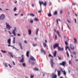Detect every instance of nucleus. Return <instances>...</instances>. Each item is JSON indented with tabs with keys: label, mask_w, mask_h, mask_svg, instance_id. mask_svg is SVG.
<instances>
[{
	"label": "nucleus",
	"mask_w": 78,
	"mask_h": 78,
	"mask_svg": "<svg viewBox=\"0 0 78 78\" xmlns=\"http://www.w3.org/2000/svg\"><path fill=\"white\" fill-rule=\"evenodd\" d=\"M39 3L40 5V7L41 8V6H42V4L43 5H44V6H46L47 5V2L45 1V3H44V2L43 1H39Z\"/></svg>",
	"instance_id": "nucleus-1"
},
{
	"label": "nucleus",
	"mask_w": 78,
	"mask_h": 78,
	"mask_svg": "<svg viewBox=\"0 0 78 78\" xmlns=\"http://www.w3.org/2000/svg\"><path fill=\"white\" fill-rule=\"evenodd\" d=\"M5 25H6V28H8V30H9L12 28V27L9 25V23L8 24V23H5Z\"/></svg>",
	"instance_id": "nucleus-2"
},
{
	"label": "nucleus",
	"mask_w": 78,
	"mask_h": 78,
	"mask_svg": "<svg viewBox=\"0 0 78 78\" xmlns=\"http://www.w3.org/2000/svg\"><path fill=\"white\" fill-rule=\"evenodd\" d=\"M17 28H16V27H15L14 28V30H12V33L15 36H16V32H17Z\"/></svg>",
	"instance_id": "nucleus-3"
},
{
	"label": "nucleus",
	"mask_w": 78,
	"mask_h": 78,
	"mask_svg": "<svg viewBox=\"0 0 78 78\" xmlns=\"http://www.w3.org/2000/svg\"><path fill=\"white\" fill-rule=\"evenodd\" d=\"M51 61L50 62V63H51V64L52 68H53V65L55 64V63L53 62V59H51Z\"/></svg>",
	"instance_id": "nucleus-4"
},
{
	"label": "nucleus",
	"mask_w": 78,
	"mask_h": 78,
	"mask_svg": "<svg viewBox=\"0 0 78 78\" xmlns=\"http://www.w3.org/2000/svg\"><path fill=\"white\" fill-rule=\"evenodd\" d=\"M51 76L52 78H57V75L54 74V73H53L51 74Z\"/></svg>",
	"instance_id": "nucleus-5"
},
{
	"label": "nucleus",
	"mask_w": 78,
	"mask_h": 78,
	"mask_svg": "<svg viewBox=\"0 0 78 78\" xmlns=\"http://www.w3.org/2000/svg\"><path fill=\"white\" fill-rule=\"evenodd\" d=\"M66 64V61H63L62 62V63H60L59 64L60 66H64L65 67V65Z\"/></svg>",
	"instance_id": "nucleus-6"
},
{
	"label": "nucleus",
	"mask_w": 78,
	"mask_h": 78,
	"mask_svg": "<svg viewBox=\"0 0 78 78\" xmlns=\"http://www.w3.org/2000/svg\"><path fill=\"white\" fill-rule=\"evenodd\" d=\"M70 48L72 50H74L75 48V47H74V45L73 44H70Z\"/></svg>",
	"instance_id": "nucleus-7"
},
{
	"label": "nucleus",
	"mask_w": 78,
	"mask_h": 78,
	"mask_svg": "<svg viewBox=\"0 0 78 78\" xmlns=\"http://www.w3.org/2000/svg\"><path fill=\"white\" fill-rule=\"evenodd\" d=\"M5 15L3 14L0 17V18L1 20H4L5 19Z\"/></svg>",
	"instance_id": "nucleus-8"
},
{
	"label": "nucleus",
	"mask_w": 78,
	"mask_h": 78,
	"mask_svg": "<svg viewBox=\"0 0 78 78\" xmlns=\"http://www.w3.org/2000/svg\"><path fill=\"white\" fill-rule=\"evenodd\" d=\"M59 44H55L53 46V48H56V47H58V46H59Z\"/></svg>",
	"instance_id": "nucleus-9"
},
{
	"label": "nucleus",
	"mask_w": 78,
	"mask_h": 78,
	"mask_svg": "<svg viewBox=\"0 0 78 78\" xmlns=\"http://www.w3.org/2000/svg\"><path fill=\"white\" fill-rule=\"evenodd\" d=\"M41 53H44V55H46V51H45L44 50V49L43 48H41Z\"/></svg>",
	"instance_id": "nucleus-10"
},
{
	"label": "nucleus",
	"mask_w": 78,
	"mask_h": 78,
	"mask_svg": "<svg viewBox=\"0 0 78 78\" xmlns=\"http://www.w3.org/2000/svg\"><path fill=\"white\" fill-rule=\"evenodd\" d=\"M58 50L59 51L60 50H61L62 51H63L64 50V48H61V47L59 46H58Z\"/></svg>",
	"instance_id": "nucleus-11"
},
{
	"label": "nucleus",
	"mask_w": 78,
	"mask_h": 78,
	"mask_svg": "<svg viewBox=\"0 0 78 78\" xmlns=\"http://www.w3.org/2000/svg\"><path fill=\"white\" fill-rule=\"evenodd\" d=\"M30 59L32 61H36V59L33 56H31L30 58Z\"/></svg>",
	"instance_id": "nucleus-12"
},
{
	"label": "nucleus",
	"mask_w": 78,
	"mask_h": 78,
	"mask_svg": "<svg viewBox=\"0 0 78 78\" xmlns=\"http://www.w3.org/2000/svg\"><path fill=\"white\" fill-rule=\"evenodd\" d=\"M61 70H62V73H64V75H66V71L65 70L63 71V70L62 68L61 69Z\"/></svg>",
	"instance_id": "nucleus-13"
},
{
	"label": "nucleus",
	"mask_w": 78,
	"mask_h": 78,
	"mask_svg": "<svg viewBox=\"0 0 78 78\" xmlns=\"http://www.w3.org/2000/svg\"><path fill=\"white\" fill-rule=\"evenodd\" d=\"M57 72H58V76H59L61 75V71L58 70H57Z\"/></svg>",
	"instance_id": "nucleus-14"
},
{
	"label": "nucleus",
	"mask_w": 78,
	"mask_h": 78,
	"mask_svg": "<svg viewBox=\"0 0 78 78\" xmlns=\"http://www.w3.org/2000/svg\"><path fill=\"white\" fill-rule=\"evenodd\" d=\"M28 32L29 35H31V30L29 29L28 30Z\"/></svg>",
	"instance_id": "nucleus-15"
},
{
	"label": "nucleus",
	"mask_w": 78,
	"mask_h": 78,
	"mask_svg": "<svg viewBox=\"0 0 78 78\" xmlns=\"http://www.w3.org/2000/svg\"><path fill=\"white\" fill-rule=\"evenodd\" d=\"M43 45L44 48H45L47 47V44L46 43L44 42L43 44Z\"/></svg>",
	"instance_id": "nucleus-16"
},
{
	"label": "nucleus",
	"mask_w": 78,
	"mask_h": 78,
	"mask_svg": "<svg viewBox=\"0 0 78 78\" xmlns=\"http://www.w3.org/2000/svg\"><path fill=\"white\" fill-rule=\"evenodd\" d=\"M20 62H24V57H22L21 59L20 60Z\"/></svg>",
	"instance_id": "nucleus-17"
},
{
	"label": "nucleus",
	"mask_w": 78,
	"mask_h": 78,
	"mask_svg": "<svg viewBox=\"0 0 78 78\" xmlns=\"http://www.w3.org/2000/svg\"><path fill=\"white\" fill-rule=\"evenodd\" d=\"M7 42L9 44H11V39H8Z\"/></svg>",
	"instance_id": "nucleus-18"
},
{
	"label": "nucleus",
	"mask_w": 78,
	"mask_h": 78,
	"mask_svg": "<svg viewBox=\"0 0 78 78\" xmlns=\"http://www.w3.org/2000/svg\"><path fill=\"white\" fill-rule=\"evenodd\" d=\"M10 44H9L8 45V47H13L14 48H15V49H16V50H18V51H19V49H17L16 48H15V47H14V46H11V45H10Z\"/></svg>",
	"instance_id": "nucleus-19"
},
{
	"label": "nucleus",
	"mask_w": 78,
	"mask_h": 78,
	"mask_svg": "<svg viewBox=\"0 0 78 78\" xmlns=\"http://www.w3.org/2000/svg\"><path fill=\"white\" fill-rule=\"evenodd\" d=\"M57 34H58V36H59V37H61V35H60V34H59V32L58 31V30L57 31Z\"/></svg>",
	"instance_id": "nucleus-20"
},
{
	"label": "nucleus",
	"mask_w": 78,
	"mask_h": 78,
	"mask_svg": "<svg viewBox=\"0 0 78 78\" xmlns=\"http://www.w3.org/2000/svg\"><path fill=\"white\" fill-rule=\"evenodd\" d=\"M26 56L27 57H29V51H27L26 53Z\"/></svg>",
	"instance_id": "nucleus-21"
},
{
	"label": "nucleus",
	"mask_w": 78,
	"mask_h": 78,
	"mask_svg": "<svg viewBox=\"0 0 78 78\" xmlns=\"http://www.w3.org/2000/svg\"><path fill=\"white\" fill-rule=\"evenodd\" d=\"M29 63H30V64L31 63L32 64H34V62H31V61H30V60H29Z\"/></svg>",
	"instance_id": "nucleus-22"
},
{
	"label": "nucleus",
	"mask_w": 78,
	"mask_h": 78,
	"mask_svg": "<svg viewBox=\"0 0 78 78\" xmlns=\"http://www.w3.org/2000/svg\"><path fill=\"white\" fill-rule=\"evenodd\" d=\"M57 53V52L56 51H55V52L54 54V56L55 57H56V53Z\"/></svg>",
	"instance_id": "nucleus-23"
},
{
	"label": "nucleus",
	"mask_w": 78,
	"mask_h": 78,
	"mask_svg": "<svg viewBox=\"0 0 78 78\" xmlns=\"http://www.w3.org/2000/svg\"><path fill=\"white\" fill-rule=\"evenodd\" d=\"M8 53L10 55V56H11V57H12V58H14V56H13V55H12V54H11V52H9Z\"/></svg>",
	"instance_id": "nucleus-24"
},
{
	"label": "nucleus",
	"mask_w": 78,
	"mask_h": 78,
	"mask_svg": "<svg viewBox=\"0 0 78 78\" xmlns=\"http://www.w3.org/2000/svg\"><path fill=\"white\" fill-rule=\"evenodd\" d=\"M34 20L35 21H36V22L37 21H39V20H38V19H37V18H36V17H35L34 18Z\"/></svg>",
	"instance_id": "nucleus-25"
},
{
	"label": "nucleus",
	"mask_w": 78,
	"mask_h": 78,
	"mask_svg": "<svg viewBox=\"0 0 78 78\" xmlns=\"http://www.w3.org/2000/svg\"><path fill=\"white\" fill-rule=\"evenodd\" d=\"M30 16H31V17H34V14L33 13H30Z\"/></svg>",
	"instance_id": "nucleus-26"
},
{
	"label": "nucleus",
	"mask_w": 78,
	"mask_h": 78,
	"mask_svg": "<svg viewBox=\"0 0 78 78\" xmlns=\"http://www.w3.org/2000/svg\"><path fill=\"white\" fill-rule=\"evenodd\" d=\"M74 41L75 42V44L77 43V40H76V38H74Z\"/></svg>",
	"instance_id": "nucleus-27"
},
{
	"label": "nucleus",
	"mask_w": 78,
	"mask_h": 78,
	"mask_svg": "<svg viewBox=\"0 0 78 78\" xmlns=\"http://www.w3.org/2000/svg\"><path fill=\"white\" fill-rule=\"evenodd\" d=\"M57 14H58V12H57V11L56 10L54 13V15H57Z\"/></svg>",
	"instance_id": "nucleus-28"
},
{
	"label": "nucleus",
	"mask_w": 78,
	"mask_h": 78,
	"mask_svg": "<svg viewBox=\"0 0 78 78\" xmlns=\"http://www.w3.org/2000/svg\"><path fill=\"white\" fill-rule=\"evenodd\" d=\"M34 70H36L37 71V70H39V69L37 68H35L34 69Z\"/></svg>",
	"instance_id": "nucleus-29"
},
{
	"label": "nucleus",
	"mask_w": 78,
	"mask_h": 78,
	"mask_svg": "<svg viewBox=\"0 0 78 78\" xmlns=\"http://www.w3.org/2000/svg\"><path fill=\"white\" fill-rule=\"evenodd\" d=\"M20 49L21 50H23V47H22V44H20Z\"/></svg>",
	"instance_id": "nucleus-30"
},
{
	"label": "nucleus",
	"mask_w": 78,
	"mask_h": 78,
	"mask_svg": "<svg viewBox=\"0 0 78 78\" xmlns=\"http://www.w3.org/2000/svg\"><path fill=\"white\" fill-rule=\"evenodd\" d=\"M22 66L23 67H26V64L25 63H23Z\"/></svg>",
	"instance_id": "nucleus-31"
},
{
	"label": "nucleus",
	"mask_w": 78,
	"mask_h": 78,
	"mask_svg": "<svg viewBox=\"0 0 78 78\" xmlns=\"http://www.w3.org/2000/svg\"><path fill=\"white\" fill-rule=\"evenodd\" d=\"M34 78V75H32L31 74L30 75V78Z\"/></svg>",
	"instance_id": "nucleus-32"
},
{
	"label": "nucleus",
	"mask_w": 78,
	"mask_h": 78,
	"mask_svg": "<svg viewBox=\"0 0 78 78\" xmlns=\"http://www.w3.org/2000/svg\"><path fill=\"white\" fill-rule=\"evenodd\" d=\"M66 24L67 25V26L68 27V28L69 30H70V27H69V25H68V24L66 23Z\"/></svg>",
	"instance_id": "nucleus-33"
},
{
	"label": "nucleus",
	"mask_w": 78,
	"mask_h": 78,
	"mask_svg": "<svg viewBox=\"0 0 78 78\" xmlns=\"http://www.w3.org/2000/svg\"><path fill=\"white\" fill-rule=\"evenodd\" d=\"M66 53L68 57H69V53H68V51H67Z\"/></svg>",
	"instance_id": "nucleus-34"
},
{
	"label": "nucleus",
	"mask_w": 78,
	"mask_h": 78,
	"mask_svg": "<svg viewBox=\"0 0 78 78\" xmlns=\"http://www.w3.org/2000/svg\"><path fill=\"white\" fill-rule=\"evenodd\" d=\"M48 17H51V14L50 13H49L48 15Z\"/></svg>",
	"instance_id": "nucleus-35"
},
{
	"label": "nucleus",
	"mask_w": 78,
	"mask_h": 78,
	"mask_svg": "<svg viewBox=\"0 0 78 78\" xmlns=\"http://www.w3.org/2000/svg\"><path fill=\"white\" fill-rule=\"evenodd\" d=\"M1 51L2 52V53H6V51H4L2 50H1Z\"/></svg>",
	"instance_id": "nucleus-36"
},
{
	"label": "nucleus",
	"mask_w": 78,
	"mask_h": 78,
	"mask_svg": "<svg viewBox=\"0 0 78 78\" xmlns=\"http://www.w3.org/2000/svg\"><path fill=\"white\" fill-rule=\"evenodd\" d=\"M38 31H39V29H38L37 30L36 34H38Z\"/></svg>",
	"instance_id": "nucleus-37"
},
{
	"label": "nucleus",
	"mask_w": 78,
	"mask_h": 78,
	"mask_svg": "<svg viewBox=\"0 0 78 78\" xmlns=\"http://www.w3.org/2000/svg\"><path fill=\"white\" fill-rule=\"evenodd\" d=\"M67 22L68 23H71V22L69 20H67Z\"/></svg>",
	"instance_id": "nucleus-38"
},
{
	"label": "nucleus",
	"mask_w": 78,
	"mask_h": 78,
	"mask_svg": "<svg viewBox=\"0 0 78 78\" xmlns=\"http://www.w3.org/2000/svg\"><path fill=\"white\" fill-rule=\"evenodd\" d=\"M16 9H17V8H16V7H15L13 9V10L14 11H16Z\"/></svg>",
	"instance_id": "nucleus-39"
},
{
	"label": "nucleus",
	"mask_w": 78,
	"mask_h": 78,
	"mask_svg": "<svg viewBox=\"0 0 78 78\" xmlns=\"http://www.w3.org/2000/svg\"><path fill=\"white\" fill-rule=\"evenodd\" d=\"M30 23H33V20H31L30 21Z\"/></svg>",
	"instance_id": "nucleus-40"
},
{
	"label": "nucleus",
	"mask_w": 78,
	"mask_h": 78,
	"mask_svg": "<svg viewBox=\"0 0 78 78\" xmlns=\"http://www.w3.org/2000/svg\"><path fill=\"white\" fill-rule=\"evenodd\" d=\"M65 44L66 45H68V43H67V41H65Z\"/></svg>",
	"instance_id": "nucleus-41"
},
{
	"label": "nucleus",
	"mask_w": 78,
	"mask_h": 78,
	"mask_svg": "<svg viewBox=\"0 0 78 78\" xmlns=\"http://www.w3.org/2000/svg\"><path fill=\"white\" fill-rule=\"evenodd\" d=\"M33 46L34 47H36V46H37V44H33Z\"/></svg>",
	"instance_id": "nucleus-42"
},
{
	"label": "nucleus",
	"mask_w": 78,
	"mask_h": 78,
	"mask_svg": "<svg viewBox=\"0 0 78 78\" xmlns=\"http://www.w3.org/2000/svg\"><path fill=\"white\" fill-rule=\"evenodd\" d=\"M49 56H51V57H52V58H53V56H52L51 55V54H49Z\"/></svg>",
	"instance_id": "nucleus-43"
},
{
	"label": "nucleus",
	"mask_w": 78,
	"mask_h": 78,
	"mask_svg": "<svg viewBox=\"0 0 78 78\" xmlns=\"http://www.w3.org/2000/svg\"><path fill=\"white\" fill-rule=\"evenodd\" d=\"M58 59H59V60H61V57L59 56L58 57Z\"/></svg>",
	"instance_id": "nucleus-44"
},
{
	"label": "nucleus",
	"mask_w": 78,
	"mask_h": 78,
	"mask_svg": "<svg viewBox=\"0 0 78 78\" xmlns=\"http://www.w3.org/2000/svg\"><path fill=\"white\" fill-rule=\"evenodd\" d=\"M73 55H76V52H75V51H74L73 52Z\"/></svg>",
	"instance_id": "nucleus-45"
},
{
	"label": "nucleus",
	"mask_w": 78,
	"mask_h": 78,
	"mask_svg": "<svg viewBox=\"0 0 78 78\" xmlns=\"http://www.w3.org/2000/svg\"><path fill=\"white\" fill-rule=\"evenodd\" d=\"M5 67H8V65H7L6 64H5Z\"/></svg>",
	"instance_id": "nucleus-46"
},
{
	"label": "nucleus",
	"mask_w": 78,
	"mask_h": 78,
	"mask_svg": "<svg viewBox=\"0 0 78 78\" xmlns=\"http://www.w3.org/2000/svg\"><path fill=\"white\" fill-rule=\"evenodd\" d=\"M24 42L26 44H27V41L26 40H25L24 41Z\"/></svg>",
	"instance_id": "nucleus-47"
},
{
	"label": "nucleus",
	"mask_w": 78,
	"mask_h": 78,
	"mask_svg": "<svg viewBox=\"0 0 78 78\" xmlns=\"http://www.w3.org/2000/svg\"><path fill=\"white\" fill-rule=\"evenodd\" d=\"M76 5V4H75V3L73 2V5Z\"/></svg>",
	"instance_id": "nucleus-48"
},
{
	"label": "nucleus",
	"mask_w": 78,
	"mask_h": 78,
	"mask_svg": "<svg viewBox=\"0 0 78 78\" xmlns=\"http://www.w3.org/2000/svg\"><path fill=\"white\" fill-rule=\"evenodd\" d=\"M58 20H57L56 21H57V22L58 23V24H59V23L58 22Z\"/></svg>",
	"instance_id": "nucleus-49"
},
{
	"label": "nucleus",
	"mask_w": 78,
	"mask_h": 78,
	"mask_svg": "<svg viewBox=\"0 0 78 78\" xmlns=\"http://www.w3.org/2000/svg\"><path fill=\"white\" fill-rule=\"evenodd\" d=\"M74 20L75 21V23H76V19H75Z\"/></svg>",
	"instance_id": "nucleus-50"
},
{
	"label": "nucleus",
	"mask_w": 78,
	"mask_h": 78,
	"mask_svg": "<svg viewBox=\"0 0 78 78\" xmlns=\"http://www.w3.org/2000/svg\"><path fill=\"white\" fill-rule=\"evenodd\" d=\"M55 39H57V35H55Z\"/></svg>",
	"instance_id": "nucleus-51"
},
{
	"label": "nucleus",
	"mask_w": 78,
	"mask_h": 78,
	"mask_svg": "<svg viewBox=\"0 0 78 78\" xmlns=\"http://www.w3.org/2000/svg\"><path fill=\"white\" fill-rule=\"evenodd\" d=\"M60 12L61 13V14H62V10H61L60 11Z\"/></svg>",
	"instance_id": "nucleus-52"
},
{
	"label": "nucleus",
	"mask_w": 78,
	"mask_h": 78,
	"mask_svg": "<svg viewBox=\"0 0 78 78\" xmlns=\"http://www.w3.org/2000/svg\"><path fill=\"white\" fill-rule=\"evenodd\" d=\"M38 13H41V10H40L38 12Z\"/></svg>",
	"instance_id": "nucleus-53"
},
{
	"label": "nucleus",
	"mask_w": 78,
	"mask_h": 78,
	"mask_svg": "<svg viewBox=\"0 0 78 78\" xmlns=\"http://www.w3.org/2000/svg\"><path fill=\"white\" fill-rule=\"evenodd\" d=\"M68 72H69V73H70V69H68Z\"/></svg>",
	"instance_id": "nucleus-54"
},
{
	"label": "nucleus",
	"mask_w": 78,
	"mask_h": 78,
	"mask_svg": "<svg viewBox=\"0 0 78 78\" xmlns=\"http://www.w3.org/2000/svg\"><path fill=\"white\" fill-rule=\"evenodd\" d=\"M49 5H51V2H49Z\"/></svg>",
	"instance_id": "nucleus-55"
},
{
	"label": "nucleus",
	"mask_w": 78,
	"mask_h": 78,
	"mask_svg": "<svg viewBox=\"0 0 78 78\" xmlns=\"http://www.w3.org/2000/svg\"><path fill=\"white\" fill-rule=\"evenodd\" d=\"M15 40H13V44H15Z\"/></svg>",
	"instance_id": "nucleus-56"
},
{
	"label": "nucleus",
	"mask_w": 78,
	"mask_h": 78,
	"mask_svg": "<svg viewBox=\"0 0 78 78\" xmlns=\"http://www.w3.org/2000/svg\"><path fill=\"white\" fill-rule=\"evenodd\" d=\"M62 30H63V26H62Z\"/></svg>",
	"instance_id": "nucleus-57"
},
{
	"label": "nucleus",
	"mask_w": 78,
	"mask_h": 78,
	"mask_svg": "<svg viewBox=\"0 0 78 78\" xmlns=\"http://www.w3.org/2000/svg\"><path fill=\"white\" fill-rule=\"evenodd\" d=\"M69 64H71V61H70V60L69 61Z\"/></svg>",
	"instance_id": "nucleus-58"
},
{
	"label": "nucleus",
	"mask_w": 78,
	"mask_h": 78,
	"mask_svg": "<svg viewBox=\"0 0 78 78\" xmlns=\"http://www.w3.org/2000/svg\"><path fill=\"white\" fill-rule=\"evenodd\" d=\"M8 32V33H9L10 34H11V32H10V31H9Z\"/></svg>",
	"instance_id": "nucleus-59"
},
{
	"label": "nucleus",
	"mask_w": 78,
	"mask_h": 78,
	"mask_svg": "<svg viewBox=\"0 0 78 78\" xmlns=\"http://www.w3.org/2000/svg\"><path fill=\"white\" fill-rule=\"evenodd\" d=\"M66 48H69V47H68V46H67V47H66Z\"/></svg>",
	"instance_id": "nucleus-60"
},
{
	"label": "nucleus",
	"mask_w": 78,
	"mask_h": 78,
	"mask_svg": "<svg viewBox=\"0 0 78 78\" xmlns=\"http://www.w3.org/2000/svg\"><path fill=\"white\" fill-rule=\"evenodd\" d=\"M23 16V13H22L21 14V16Z\"/></svg>",
	"instance_id": "nucleus-61"
},
{
	"label": "nucleus",
	"mask_w": 78,
	"mask_h": 78,
	"mask_svg": "<svg viewBox=\"0 0 78 78\" xmlns=\"http://www.w3.org/2000/svg\"><path fill=\"white\" fill-rule=\"evenodd\" d=\"M32 6H33V8H34V5L33 4L32 5Z\"/></svg>",
	"instance_id": "nucleus-62"
},
{
	"label": "nucleus",
	"mask_w": 78,
	"mask_h": 78,
	"mask_svg": "<svg viewBox=\"0 0 78 78\" xmlns=\"http://www.w3.org/2000/svg\"><path fill=\"white\" fill-rule=\"evenodd\" d=\"M25 78H29V77L28 76H26Z\"/></svg>",
	"instance_id": "nucleus-63"
},
{
	"label": "nucleus",
	"mask_w": 78,
	"mask_h": 78,
	"mask_svg": "<svg viewBox=\"0 0 78 78\" xmlns=\"http://www.w3.org/2000/svg\"><path fill=\"white\" fill-rule=\"evenodd\" d=\"M60 78H63V77L61 76L60 77Z\"/></svg>",
	"instance_id": "nucleus-64"
}]
</instances>
